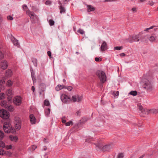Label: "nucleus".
Returning <instances> with one entry per match:
<instances>
[{
    "mask_svg": "<svg viewBox=\"0 0 158 158\" xmlns=\"http://www.w3.org/2000/svg\"><path fill=\"white\" fill-rule=\"evenodd\" d=\"M145 36L142 35L141 34L139 33L137 35H134L132 36H130L127 39V42L130 43H132L134 42H138L140 40L141 42H146V40L145 39Z\"/></svg>",
    "mask_w": 158,
    "mask_h": 158,
    "instance_id": "nucleus-1",
    "label": "nucleus"
},
{
    "mask_svg": "<svg viewBox=\"0 0 158 158\" xmlns=\"http://www.w3.org/2000/svg\"><path fill=\"white\" fill-rule=\"evenodd\" d=\"M3 129L5 133H12L15 134V129L13 127L9 121H6L3 123Z\"/></svg>",
    "mask_w": 158,
    "mask_h": 158,
    "instance_id": "nucleus-2",
    "label": "nucleus"
},
{
    "mask_svg": "<svg viewBox=\"0 0 158 158\" xmlns=\"http://www.w3.org/2000/svg\"><path fill=\"white\" fill-rule=\"evenodd\" d=\"M96 74L99 77L100 81L102 83H104L106 81V77L105 73L101 70H98Z\"/></svg>",
    "mask_w": 158,
    "mask_h": 158,
    "instance_id": "nucleus-3",
    "label": "nucleus"
},
{
    "mask_svg": "<svg viewBox=\"0 0 158 158\" xmlns=\"http://www.w3.org/2000/svg\"><path fill=\"white\" fill-rule=\"evenodd\" d=\"M26 13L29 15L33 23H35L38 21L37 17L34 12L30 11L29 10H27Z\"/></svg>",
    "mask_w": 158,
    "mask_h": 158,
    "instance_id": "nucleus-4",
    "label": "nucleus"
},
{
    "mask_svg": "<svg viewBox=\"0 0 158 158\" xmlns=\"http://www.w3.org/2000/svg\"><path fill=\"white\" fill-rule=\"evenodd\" d=\"M0 117L5 119H8L9 117V113L4 109L0 110Z\"/></svg>",
    "mask_w": 158,
    "mask_h": 158,
    "instance_id": "nucleus-5",
    "label": "nucleus"
},
{
    "mask_svg": "<svg viewBox=\"0 0 158 158\" xmlns=\"http://www.w3.org/2000/svg\"><path fill=\"white\" fill-rule=\"evenodd\" d=\"M13 102L15 105L19 106L22 103V98L19 96H16L14 98Z\"/></svg>",
    "mask_w": 158,
    "mask_h": 158,
    "instance_id": "nucleus-6",
    "label": "nucleus"
},
{
    "mask_svg": "<svg viewBox=\"0 0 158 158\" xmlns=\"http://www.w3.org/2000/svg\"><path fill=\"white\" fill-rule=\"evenodd\" d=\"M144 36H146L145 38L146 40V38H148L149 41L151 42H157L158 41V36L156 35H153L150 37H148L147 35H144Z\"/></svg>",
    "mask_w": 158,
    "mask_h": 158,
    "instance_id": "nucleus-7",
    "label": "nucleus"
},
{
    "mask_svg": "<svg viewBox=\"0 0 158 158\" xmlns=\"http://www.w3.org/2000/svg\"><path fill=\"white\" fill-rule=\"evenodd\" d=\"M6 94L7 96V99L9 101H10L14 95V92L11 89H8L6 91Z\"/></svg>",
    "mask_w": 158,
    "mask_h": 158,
    "instance_id": "nucleus-8",
    "label": "nucleus"
},
{
    "mask_svg": "<svg viewBox=\"0 0 158 158\" xmlns=\"http://www.w3.org/2000/svg\"><path fill=\"white\" fill-rule=\"evenodd\" d=\"M15 128L17 130H19L21 127V123L19 117H16L15 118Z\"/></svg>",
    "mask_w": 158,
    "mask_h": 158,
    "instance_id": "nucleus-9",
    "label": "nucleus"
},
{
    "mask_svg": "<svg viewBox=\"0 0 158 158\" xmlns=\"http://www.w3.org/2000/svg\"><path fill=\"white\" fill-rule=\"evenodd\" d=\"M82 97L80 96L78 94L72 96V100L73 102H80L82 100Z\"/></svg>",
    "mask_w": 158,
    "mask_h": 158,
    "instance_id": "nucleus-10",
    "label": "nucleus"
},
{
    "mask_svg": "<svg viewBox=\"0 0 158 158\" xmlns=\"http://www.w3.org/2000/svg\"><path fill=\"white\" fill-rule=\"evenodd\" d=\"M9 38L14 45L19 47L20 45L18 40H16L11 34L9 35Z\"/></svg>",
    "mask_w": 158,
    "mask_h": 158,
    "instance_id": "nucleus-11",
    "label": "nucleus"
},
{
    "mask_svg": "<svg viewBox=\"0 0 158 158\" xmlns=\"http://www.w3.org/2000/svg\"><path fill=\"white\" fill-rule=\"evenodd\" d=\"M144 111L145 114H148L150 113L156 114L158 113V109H152L148 110L147 109H144Z\"/></svg>",
    "mask_w": 158,
    "mask_h": 158,
    "instance_id": "nucleus-12",
    "label": "nucleus"
},
{
    "mask_svg": "<svg viewBox=\"0 0 158 158\" xmlns=\"http://www.w3.org/2000/svg\"><path fill=\"white\" fill-rule=\"evenodd\" d=\"M144 87L148 90L151 91L152 89V85L151 82L148 80L145 82Z\"/></svg>",
    "mask_w": 158,
    "mask_h": 158,
    "instance_id": "nucleus-13",
    "label": "nucleus"
},
{
    "mask_svg": "<svg viewBox=\"0 0 158 158\" xmlns=\"http://www.w3.org/2000/svg\"><path fill=\"white\" fill-rule=\"evenodd\" d=\"M8 66L7 62L4 60L0 62V68L3 69H6Z\"/></svg>",
    "mask_w": 158,
    "mask_h": 158,
    "instance_id": "nucleus-14",
    "label": "nucleus"
},
{
    "mask_svg": "<svg viewBox=\"0 0 158 158\" xmlns=\"http://www.w3.org/2000/svg\"><path fill=\"white\" fill-rule=\"evenodd\" d=\"M108 48L107 45L105 41H103L100 47V50L103 52L106 50Z\"/></svg>",
    "mask_w": 158,
    "mask_h": 158,
    "instance_id": "nucleus-15",
    "label": "nucleus"
},
{
    "mask_svg": "<svg viewBox=\"0 0 158 158\" xmlns=\"http://www.w3.org/2000/svg\"><path fill=\"white\" fill-rule=\"evenodd\" d=\"M61 101L64 102L66 103L69 100V97L64 94H63L61 95L60 97Z\"/></svg>",
    "mask_w": 158,
    "mask_h": 158,
    "instance_id": "nucleus-16",
    "label": "nucleus"
},
{
    "mask_svg": "<svg viewBox=\"0 0 158 158\" xmlns=\"http://www.w3.org/2000/svg\"><path fill=\"white\" fill-rule=\"evenodd\" d=\"M13 75L12 71L10 69L7 70L5 73V77H10Z\"/></svg>",
    "mask_w": 158,
    "mask_h": 158,
    "instance_id": "nucleus-17",
    "label": "nucleus"
},
{
    "mask_svg": "<svg viewBox=\"0 0 158 158\" xmlns=\"http://www.w3.org/2000/svg\"><path fill=\"white\" fill-rule=\"evenodd\" d=\"M31 124H34L35 123V118L34 115L32 114H31L29 116Z\"/></svg>",
    "mask_w": 158,
    "mask_h": 158,
    "instance_id": "nucleus-18",
    "label": "nucleus"
},
{
    "mask_svg": "<svg viewBox=\"0 0 158 158\" xmlns=\"http://www.w3.org/2000/svg\"><path fill=\"white\" fill-rule=\"evenodd\" d=\"M112 148V145L108 144L103 146L102 148L104 151H107L111 149Z\"/></svg>",
    "mask_w": 158,
    "mask_h": 158,
    "instance_id": "nucleus-19",
    "label": "nucleus"
},
{
    "mask_svg": "<svg viewBox=\"0 0 158 158\" xmlns=\"http://www.w3.org/2000/svg\"><path fill=\"white\" fill-rule=\"evenodd\" d=\"M66 87L65 85H58L56 87L55 89L56 91H59L64 88H66Z\"/></svg>",
    "mask_w": 158,
    "mask_h": 158,
    "instance_id": "nucleus-20",
    "label": "nucleus"
},
{
    "mask_svg": "<svg viewBox=\"0 0 158 158\" xmlns=\"http://www.w3.org/2000/svg\"><path fill=\"white\" fill-rule=\"evenodd\" d=\"M0 105L1 106L6 109L7 108L8 104H7V101L6 100H3L1 102Z\"/></svg>",
    "mask_w": 158,
    "mask_h": 158,
    "instance_id": "nucleus-21",
    "label": "nucleus"
},
{
    "mask_svg": "<svg viewBox=\"0 0 158 158\" xmlns=\"http://www.w3.org/2000/svg\"><path fill=\"white\" fill-rule=\"evenodd\" d=\"M87 11L88 12L93 11L95 10V9L94 7L91 5H87Z\"/></svg>",
    "mask_w": 158,
    "mask_h": 158,
    "instance_id": "nucleus-22",
    "label": "nucleus"
},
{
    "mask_svg": "<svg viewBox=\"0 0 158 158\" xmlns=\"http://www.w3.org/2000/svg\"><path fill=\"white\" fill-rule=\"evenodd\" d=\"M9 138L10 140L12 141L16 142L18 139V138L16 136L10 135Z\"/></svg>",
    "mask_w": 158,
    "mask_h": 158,
    "instance_id": "nucleus-23",
    "label": "nucleus"
},
{
    "mask_svg": "<svg viewBox=\"0 0 158 158\" xmlns=\"http://www.w3.org/2000/svg\"><path fill=\"white\" fill-rule=\"evenodd\" d=\"M13 82L10 80H8L6 83V86L7 87H10L13 85Z\"/></svg>",
    "mask_w": 158,
    "mask_h": 158,
    "instance_id": "nucleus-24",
    "label": "nucleus"
},
{
    "mask_svg": "<svg viewBox=\"0 0 158 158\" xmlns=\"http://www.w3.org/2000/svg\"><path fill=\"white\" fill-rule=\"evenodd\" d=\"M60 5V13L61 14L64 13L65 11V10L64 8L62 6L61 4L60 3L59 4Z\"/></svg>",
    "mask_w": 158,
    "mask_h": 158,
    "instance_id": "nucleus-25",
    "label": "nucleus"
},
{
    "mask_svg": "<svg viewBox=\"0 0 158 158\" xmlns=\"http://www.w3.org/2000/svg\"><path fill=\"white\" fill-rule=\"evenodd\" d=\"M7 107L6 109L10 111H13L14 110V108L12 105L8 104Z\"/></svg>",
    "mask_w": 158,
    "mask_h": 158,
    "instance_id": "nucleus-26",
    "label": "nucleus"
},
{
    "mask_svg": "<svg viewBox=\"0 0 158 158\" xmlns=\"http://www.w3.org/2000/svg\"><path fill=\"white\" fill-rule=\"evenodd\" d=\"M4 136L3 132L0 130V140H2L4 138Z\"/></svg>",
    "mask_w": 158,
    "mask_h": 158,
    "instance_id": "nucleus-27",
    "label": "nucleus"
},
{
    "mask_svg": "<svg viewBox=\"0 0 158 158\" xmlns=\"http://www.w3.org/2000/svg\"><path fill=\"white\" fill-rule=\"evenodd\" d=\"M138 106H139V110L141 111L143 114H145V112L144 111V109H143V107L141 106V105L139 104L138 105Z\"/></svg>",
    "mask_w": 158,
    "mask_h": 158,
    "instance_id": "nucleus-28",
    "label": "nucleus"
},
{
    "mask_svg": "<svg viewBox=\"0 0 158 158\" xmlns=\"http://www.w3.org/2000/svg\"><path fill=\"white\" fill-rule=\"evenodd\" d=\"M129 94L133 96H135L137 94V92L136 91H132L129 93Z\"/></svg>",
    "mask_w": 158,
    "mask_h": 158,
    "instance_id": "nucleus-29",
    "label": "nucleus"
},
{
    "mask_svg": "<svg viewBox=\"0 0 158 158\" xmlns=\"http://www.w3.org/2000/svg\"><path fill=\"white\" fill-rule=\"evenodd\" d=\"M50 112V109L49 108L47 110H45V115L47 116H48L49 115Z\"/></svg>",
    "mask_w": 158,
    "mask_h": 158,
    "instance_id": "nucleus-30",
    "label": "nucleus"
},
{
    "mask_svg": "<svg viewBox=\"0 0 158 158\" xmlns=\"http://www.w3.org/2000/svg\"><path fill=\"white\" fill-rule=\"evenodd\" d=\"M5 98V95L4 93H1L0 94V100L4 99Z\"/></svg>",
    "mask_w": 158,
    "mask_h": 158,
    "instance_id": "nucleus-31",
    "label": "nucleus"
},
{
    "mask_svg": "<svg viewBox=\"0 0 158 158\" xmlns=\"http://www.w3.org/2000/svg\"><path fill=\"white\" fill-rule=\"evenodd\" d=\"M123 48L122 46H116L114 48V50H120Z\"/></svg>",
    "mask_w": 158,
    "mask_h": 158,
    "instance_id": "nucleus-32",
    "label": "nucleus"
},
{
    "mask_svg": "<svg viewBox=\"0 0 158 158\" xmlns=\"http://www.w3.org/2000/svg\"><path fill=\"white\" fill-rule=\"evenodd\" d=\"M48 22L50 26H53L54 24V21L52 19H50Z\"/></svg>",
    "mask_w": 158,
    "mask_h": 158,
    "instance_id": "nucleus-33",
    "label": "nucleus"
},
{
    "mask_svg": "<svg viewBox=\"0 0 158 158\" xmlns=\"http://www.w3.org/2000/svg\"><path fill=\"white\" fill-rule=\"evenodd\" d=\"M5 145L4 143L2 141H0V147L4 148Z\"/></svg>",
    "mask_w": 158,
    "mask_h": 158,
    "instance_id": "nucleus-34",
    "label": "nucleus"
},
{
    "mask_svg": "<svg viewBox=\"0 0 158 158\" xmlns=\"http://www.w3.org/2000/svg\"><path fill=\"white\" fill-rule=\"evenodd\" d=\"M73 123L72 121H69L65 123V125L66 126H70L71 124H73Z\"/></svg>",
    "mask_w": 158,
    "mask_h": 158,
    "instance_id": "nucleus-35",
    "label": "nucleus"
},
{
    "mask_svg": "<svg viewBox=\"0 0 158 158\" xmlns=\"http://www.w3.org/2000/svg\"><path fill=\"white\" fill-rule=\"evenodd\" d=\"M44 104L46 106H48L50 105V103L48 100H45L44 101Z\"/></svg>",
    "mask_w": 158,
    "mask_h": 158,
    "instance_id": "nucleus-36",
    "label": "nucleus"
},
{
    "mask_svg": "<svg viewBox=\"0 0 158 158\" xmlns=\"http://www.w3.org/2000/svg\"><path fill=\"white\" fill-rule=\"evenodd\" d=\"M77 32H79L81 34H83L84 33V31L81 29H79L78 31Z\"/></svg>",
    "mask_w": 158,
    "mask_h": 158,
    "instance_id": "nucleus-37",
    "label": "nucleus"
},
{
    "mask_svg": "<svg viewBox=\"0 0 158 158\" xmlns=\"http://www.w3.org/2000/svg\"><path fill=\"white\" fill-rule=\"evenodd\" d=\"M5 153V152L4 150L2 149H0V155H3Z\"/></svg>",
    "mask_w": 158,
    "mask_h": 158,
    "instance_id": "nucleus-38",
    "label": "nucleus"
},
{
    "mask_svg": "<svg viewBox=\"0 0 158 158\" xmlns=\"http://www.w3.org/2000/svg\"><path fill=\"white\" fill-rule=\"evenodd\" d=\"M124 156V154L123 153L119 154L118 156V158H123Z\"/></svg>",
    "mask_w": 158,
    "mask_h": 158,
    "instance_id": "nucleus-39",
    "label": "nucleus"
},
{
    "mask_svg": "<svg viewBox=\"0 0 158 158\" xmlns=\"http://www.w3.org/2000/svg\"><path fill=\"white\" fill-rule=\"evenodd\" d=\"M95 60L96 62H98L99 61H101L102 59L101 58L98 57H96L95 59Z\"/></svg>",
    "mask_w": 158,
    "mask_h": 158,
    "instance_id": "nucleus-40",
    "label": "nucleus"
},
{
    "mask_svg": "<svg viewBox=\"0 0 158 158\" xmlns=\"http://www.w3.org/2000/svg\"><path fill=\"white\" fill-rule=\"evenodd\" d=\"M5 83V81L2 80L0 81V85H2L3 84H4Z\"/></svg>",
    "mask_w": 158,
    "mask_h": 158,
    "instance_id": "nucleus-41",
    "label": "nucleus"
},
{
    "mask_svg": "<svg viewBox=\"0 0 158 158\" xmlns=\"http://www.w3.org/2000/svg\"><path fill=\"white\" fill-rule=\"evenodd\" d=\"M37 148V146L36 145H33L31 147V149L32 151H34Z\"/></svg>",
    "mask_w": 158,
    "mask_h": 158,
    "instance_id": "nucleus-42",
    "label": "nucleus"
},
{
    "mask_svg": "<svg viewBox=\"0 0 158 158\" xmlns=\"http://www.w3.org/2000/svg\"><path fill=\"white\" fill-rule=\"evenodd\" d=\"M22 7L24 10H26L27 9V6L26 5H24L22 6Z\"/></svg>",
    "mask_w": 158,
    "mask_h": 158,
    "instance_id": "nucleus-43",
    "label": "nucleus"
},
{
    "mask_svg": "<svg viewBox=\"0 0 158 158\" xmlns=\"http://www.w3.org/2000/svg\"><path fill=\"white\" fill-rule=\"evenodd\" d=\"M4 57L2 52L0 51V59L3 58Z\"/></svg>",
    "mask_w": 158,
    "mask_h": 158,
    "instance_id": "nucleus-44",
    "label": "nucleus"
},
{
    "mask_svg": "<svg viewBox=\"0 0 158 158\" xmlns=\"http://www.w3.org/2000/svg\"><path fill=\"white\" fill-rule=\"evenodd\" d=\"M12 146L11 145H7L6 147V148L7 149H11L12 148Z\"/></svg>",
    "mask_w": 158,
    "mask_h": 158,
    "instance_id": "nucleus-45",
    "label": "nucleus"
},
{
    "mask_svg": "<svg viewBox=\"0 0 158 158\" xmlns=\"http://www.w3.org/2000/svg\"><path fill=\"white\" fill-rule=\"evenodd\" d=\"M51 3V2L49 0L45 2V4L47 5H50Z\"/></svg>",
    "mask_w": 158,
    "mask_h": 158,
    "instance_id": "nucleus-46",
    "label": "nucleus"
},
{
    "mask_svg": "<svg viewBox=\"0 0 158 158\" xmlns=\"http://www.w3.org/2000/svg\"><path fill=\"white\" fill-rule=\"evenodd\" d=\"M66 88H67L69 91H71L73 89L72 87L70 86Z\"/></svg>",
    "mask_w": 158,
    "mask_h": 158,
    "instance_id": "nucleus-47",
    "label": "nucleus"
},
{
    "mask_svg": "<svg viewBox=\"0 0 158 158\" xmlns=\"http://www.w3.org/2000/svg\"><path fill=\"white\" fill-rule=\"evenodd\" d=\"M7 18L8 19L10 20H12L13 19V17L11 16H8L7 17Z\"/></svg>",
    "mask_w": 158,
    "mask_h": 158,
    "instance_id": "nucleus-48",
    "label": "nucleus"
},
{
    "mask_svg": "<svg viewBox=\"0 0 158 158\" xmlns=\"http://www.w3.org/2000/svg\"><path fill=\"white\" fill-rule=\"evenodd\" d=\"M31 73L32 78V80H33V82L34 83L35 82V79L34 78H33V74L32 73V72L31 71Z\"/></svg>",
    "mask_w": 158,
    "mask_h": 158,
    "instance_id": "nucleus-49",
    "label": "nucleus"
},
{
    "mask_svg": "<svg viewBox=\"0 0 158 158\" xmlns=\"http://www.w3.org/2000/svg\"><path fill=\"white\" fill-rule=\"evenodd\" d=\"M115 92L114 91L113 92V94H115V95L116 96H118L119 94V92L118 91H116L115 93Z\"/></svg>",
    "mask_w": 158,
    "mask_h": 158,
    "instance_id": "nucleus-50",
    "label": "nucleus"
},
{
    "mask_svg": "<svg viewBox=\"0 0 158 158\" xmlns=\"http://www.w3.org/2000/svg\"><path fill=\"white\" fill-rule=\"evenodd\" d=\"M48 55L50 57H51V52L50 51H48L47 52Z\"/></svg>",
    "mask_w": 158,
    "mask_h": 158,
    "instance_id": "nucleus-51",
    "label": "nucleus"
},
{
    "mask_svg": "<svg viewBox=\"0 0 158 158\" xmlns=\"http://www.w3.org/2000/svg\"><path fill=\"white\" fill-rule=\"evenodd\" d=\"M148 4L151 6H152L154 4V3L153 2L150 1L149 2Z\"/></svg>",
    "mask_w": 158,
    "mask_h": 158,
    "instance_id": "nucleus-52",
    "label": "nucleus"
},
{
    "mask_svg": "<svg viewBox=\"0 0 158 158\" xmlns=\"http://www.w3.org/2000/svg\"><path fill=\"white\" fill-rule=\"evenodd\" d=\"M120 55L122 56H125V54L124 53H122L120 54Z\"/></svg>",
    "mask_w": 158,
    "mask_h": 158,
    "instance_id": "nucleus-53",
    "label": "nucleus"
},
{
    "mask_svg": "<svg viewBox=\"0 0 158 158\" xmlns=\"http://www.w3.org/2000/svg\"><path fill=\"white\" fill-rule=\"evenodd\" d=\"M31 90L34 92L35 91V88L34 86H32L31 87Z\"/></svg>",
    "mask_w": 158,
    "mask_h": 158,
    "instance_id": "nucleus-54",
    "label": "nucleus"
},
{
    "mask_svg": "<svg viewBox=\"0 0 158 158\" xmlns=\"http://www.w3.org/2000/svg\"><path fill=\"white\" fill-rule=\"evenodd\" d=\"M90 139H86V141H87V142H90V141H91L92 140L91 139H92V138H90Z\"/></svg>",
    "mask_w": 158,
    "mask_h": 158,
    "instance_id": "nucleus-55",
    "label": "nucleus"
},
{
    "mask_svg": "<svg viewBox=\"0 0 158 158\" xmlns=\"http://www.w3.org/2000/svg\"><path fill=\"white\" fill-rule=\"evenodd\" d=\"M132 11L135 12H136V9L135 8H132Z\"/></svg>",
    "mask_w": 158,
    "mask_h": 158,
    "instance_id": "nucleus-56",
    "label": "nucleus"
},
{
    "mask_svg": "<svg viewBox=\"0 0 158 158\" xmlns=\"http://www.w3.org/2000/svg\"><path fill=\"white\" fill-rule=\"evenodd\" d=\"M63 1V2H64V4H65V2H69L70 0H62Z\"/></svg>",
    "mask_w": 158,
    "mask_h": 158,
    "instance_id": "nucleus-57",
    "label": "nucleus"
},
{
    "mask_svg": "<svg viewBox=\"0 0 158 158\" xmlns=\"http://www.w3.org/2000/svg\"><path fill=\"white\" fill-rule=\"evenodd\" d=\"M62 122L63 123H65H65H66V121L65 120L63 119L62 121Z\"/></svg>",
    "mask_w": 158,
    "mask_h": 158,
    "instance_id": "nucleus-58",
    "label": "nucleus"
},
{
    "mask_svg": "<svg viewBox=\"0 0 158 158\" xmlns=\"http://www.w3.org/2000/svg\"><path fill=\"white\" fill-rule=\"evenodd\" d=\"M144 155H143L141 156H140L139 158H143V157H144Z\"/></svg>",
    "mask_w": 158,
    "mask_h": 158,
    "instance_id": "nucleus-59",
    "label": "nucleus"
},
{
    "mask_svg": "<svg viewBox=\"0 0 158 158\" xmlns=\"http://www.w3.org/2000/svg\"><path fill=\"white\" fill-rule=\"evenodd\" d=\"M153 26H151V27H150L149 28H148V29H149H149H150L153 28Z\"/></svg>",
    "mask_w": 158,
    "mask_h": 158,
    "instance_id": "nucleus-60",
    "label": "nucleus"
},
{
    "mask_svg": "<svg viewBox=\"0 0 158 158\" xmlns=\"http://www.w3.org/2000/svg\"><path fill=\"white\" fill-rule=\"evenodd\" d=\"M130 158H135V157L133 155H131Z\"/></svg>",
    "mask_w": 158,
    "mask_h": 158,
    "instance_id": "nucleus-61",
    "label": "nucleus"
},
{
    "mask_svg": "<svg viewBox=\"0 0 158 158\" xmlns=\"http://www.w3.org/2000/svg\"><path fill=\"white\" fill-rule=\"evenodd\" d=\"M80 113V112L79 111H78L77 112V114L78 115H79V114Z\"/></svg>",
    "mask_w": 158,
    "mask_h": 158,
    "instance_id": "nucleus-62",
    "label": "nucleus"
},
{
    "mask_svg": "<svg viewBox=\"0 0 158 158\" xmlns=\"http://www.w3.org/2000/svg\"><path fill=\"white\" fill-rule=\"evenodd\" d=\"M149 30L148 28H146L145 30H144L145 31H148Z\"/></svg>",
    "mask_w": 158,
    "mask_h": 158,
    "instance_id": "nucleus-63",
    "label": "nucleus"
},
{
    "mask_svg": "<svg viewBox=\"0 0 158 158\" xmlns=\"http://www.w3.org/2000/svg\"><path fill=\"white\" fill-rule=\"evenodd\" d=\"M140 0V2H143L144 1H145L146 0Z\"/></svg>",
    "mask_w": 158,
    "mask_h": 158,
    "instance_id": "nucleus-64",
    "label": "nucleus"
}]
</instances>
